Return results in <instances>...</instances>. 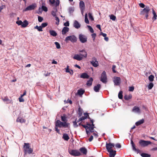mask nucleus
<instances>
[{
	"label": "nucleus",
	"mask_w": 157,
	"mask_h": 157,
	"mask_svg": "<svg viewBox=\"0 0 157 157\" xmlns=\"http://www.w3.org/2000/svg\"><path fill=\"white\" fill-rule=\"evenodd\" d=\"M60 123L62 127H63L64 128H68L70 125V123L66 122H62L60 121Z\"/></svg>",
	"instance_id": "14"
},
{
	"label": "nucleus",
	"mask_w": 157,
	"mask_h": 157,
	"mask_svg": "<svg viewBox=\"0 0 157 157\" xmlns=\"http://www.w3.org/2000/svg\"><path fill=\"white\" fill-rule=\"evenodd\" d=\"M139 6L142 8H144L145 7V5L143 3H140L139 4Z\"/></svg>",
	"instance_id": "63"
},
{
	"label": "nucleus",
	"mask_w": 157,
	"mask_h": 157,
	"mask_svg": "<svg viewBox=\"0 0 157 157\" xmlns=\"http://www.w3.org/2000/svg\"><path fill=\"white\" fill-rule=\"evenodd\" d=\"M73 125L75 128H77L78 126V125L77 124V122L76 121V119L73 122Z\"/></svg>",
	"instance_id": "48"
},
{
	"label": "nucleus",
	"mask_w": 157,
	"mask_h": 157,
	"mask_svg": "<svg viewBox=\"0 0 157 157\" xmlns=\"http://www.w3.org/2000/svg\"><path fill=\"white\" fill-rule=\"evenodd\" d=\"M2 99L4 101L6 102L7 103H9L11 102L10 101L7 97H5L4 98H2Z\"/></svg>",
	"instance_id": "27"
},
{
	"label": "nucleus",
	"mask_w": 157,
	"mask_h": 157,
	"mask_svg": "<svg viewBox=\"0 0 157 157\" xmlns=\"http://www.w3.org/2000/svg\"><path fill=\"white\" fill-rule=\"evenodd\" d=\"M63 138L64 140L66 141L70 139L68 134L65 133L63 134Z\"/></svg>",
	"instance_id": "28"
},
{
	"label": "nucleus",
	"mask_w": 157,
	"mask_h": 157,
	"mask_svg": "<svg viewBox=\"0 0 157 157\" xmlns=\"http://www.w3.org/2000/svg\"><path fill=\"white\" fill-rule=\"evenodd\" d=\"M74 26L75 28L78 29L80 27L81 25L77 21L75 20L74 22Z\"/></svg>",
	"instance_id": "20"
},
{
	"label": "nucleus",
	"mask_w": 157,
	"mask_h": 157,
	"mask_svg": "<svg viewBox=\"0 0 157 157\" xmlns=\"http://www.w3.org/2000/svg\"><path fill=\"white\" fill-rule=\"evenodd\" d=\"M78 114L79 115L80 117L81 116L82 114V109H81L80 107H79L78 109Z\"/></svg>",
	"instance_id": "41"
},
{
	"label": "nucleus",
	"mask_w": 157,
	"mask_h": 157,
	"mask_svg": "<svg viewBox=\"0 0 157 157\" xmlns=\"http://www.w3.org/2000/svg\"><path fill=\"white\" fill-rule=\"evenodd\" d=\"M139 144L140 146L144 147L151 144V142L150 141L140 140L139 141Z\"/></svg>",
	"instance_id": "5"
},
{
	"label": "nucleus",
	"mask_w": 157,
	"mask_h": 157,
	"mask_svg": "<svg viewBox=\"0 0 157 157\" xmlns=\"http://www.w3.org/2000/svg\"><path fill=\"white\" fill-rule=\"evenodd\" d=\"M36 5L34 4L27 6L25 10V11L34 10L36 7Z\"/></svg>",
	"instance_id": "10"
},
{
	"label": "nucleus",
	"mask_w": 157,
	"mask_h": 157,
	"mask_svg": "<svg viewBox=\"0 0 157 157\" xmlns=\"http://www.w3.org/2000/svg\"><path fill=\"white\" fill-rule=\"evenodd\" d=\"M56 11H57V10L56 8L55 11H52L51 13L53 16H56Z\"/></svg>",
	"instance_id": "49"
},
{
	"label": "nucleus",
	"mask_w": 157,
	"mask_h": 157,
	"mask_svg": "<svg viewBox=\"0 0 157 157\" xmlns=\"http://www.w3.org/2000/svg\"><path fill=\"white\" fill-rule=\"evenodd\" d=\"M154 76L153 75H150L148 77V79L150 82H152L154 80Z\"/></svg>",
	"instance_id": "40"
},
{
	"label": "nucleus",
	"mask_w": 157,
	"mask_h": 157,
	"mask_svg": "<svg viewBox=\"0 0 157 157\" xmlns=\"http://www.w3.org/2000/svg\"><path fill=\"white\" fill-rule=\"evenodd\" d=\"M90 63L94 67H97L98 65V61L95 57H93L92 58V61L90 62Z\"/></svg>",
	"instance_id": "9"
},
{
	"label": "nucleus",
	"mask_w": 157,
	"mask_h": 157,
	"mask_svg": "<svg viewBox=\"0 0 157 157\" xmlns=\"http://www.w3.org/2000/svg\"><path fill=\"white\" fill-rule=\"evenodd\" d=\"M134 90V87L133 86L129 87V91H133Z\"/></svg>",
	"instance_id": "61"
},
{
	"label": "nucleus",
	"mask_w": 157,
	"mask_h": 157,
	"mask_svg": "<svg viewBox=\"0 0 157 157\" xmlns=\"http://www.w3.org/2000/svg\"><path fill=\"white\" fill-rule=\"evenodd\" d=\"M88 16L89 19H90L91 21H93L94 20V18L92 16V14L91 13H88Z\"/></svg>",
	"instance_id": "44"
},
{
	"label": "nucleus",
	"mask_w": 157,
	"mask_h": 157,
	"mask_svg": "<svg viewBox=\"0 0 157 157\" xmlns=\"http://www.w3.org/2000/svg\"><path fill=\"white\" fill-rule=\"evenodd\" d=\"M85 92V91L84 90L82 89L78 90V94L79 95H82Z\"/></svg>",
	"instance_id": "36"
},
{
	"label": "nucleus",
	"mask_w": 157,
	"mask_h": 157,
	"mask_svg": "<svg viewBox=\"0 0 157 157\" xmlns=\"http://www.w3.org/2000/svg\"><path fill=\"white\" fill-rule=\"evenodd\" d=\"M123 92L122 91H120L118 94V97L119 99H122L123 98Z\"/></svg>",
	"instance_id": "42"
},
{
	"label": "nucleus",
	"mask_w": 157,
	"mask_h": 157,
	"mask_svg": "<svg viewBox=\"0 0 157 157\" xmlns=\"http://www.w3.org/2000/svg\"><path fill=\"white\" fill-rule=\"evenodd\" d=\"M132 97V96L131 95H129L128 96L126 95L124 96V98L126 100H128L130 99Z\"/></svg>",
	"instance_id": "43"
},
{
	"label": "nucleus",
	"mask_w": 157,
	"mask_h": 157,
	"mask_svg": "<svg viewBox=\"0 0 157 157\" xmlns=\"http://www.w3.org/2000/svg\"><path fill=\"white\" fill-rule=\"evenodd\" d=\"M16 23L18 25H21V26L22 24V22L21 20H18L16 22Z\"/></svg>",
	"instance_id": "51"
},
{
	"label": "nucleus",
	"mask_w": 157,
	"mask_h": 157,
	"mask_svg": "<svg viewBox=\"0 0 157 157\" xmlns=\"http://www.w3.org/2000/svg\"><path fill=\"white\" fill-rule=\"evenodd\" d=\"M114 144L113 143H106V147L108 151L113 150L112 148L114 147Z\"/></svg>",
	"instance_id": "8"
},
{
	"label": "nucleus",
	"mask_w": 157,
	"mask_h": 157,
	"mask_svg": "<svg viewBox=\"0 0 157 157\" xmlns=\"http://www.w3.org/2000/svg\"><path fill=\"white\" fill-rule=\"evenodd\" d=\"M22 97H23L21 96V97L19 98V101L20 102H24V100L22 98Z\"/></svg>",
	"instance_id": "62"
},
{
	"label": "nucleus",
	"mask_w": 157,
	"mask_h": 157,
	"mask_svg": "<svg viewBox=\"0 0 157 157\" xmlns=\"http://www.w3.org/2000/svg\"><path fill=\"white\" fill-rule=\"evenodd\" d=\"M55 20L57 21V22H56V24H57V25H58L59 24V18L57 16H56L55 17Z\"/></svg>",
	"instance_id": "56"
},
{
	"label": "nucleus",
	"mask_w": 157,
	"mask_h": 157,
	"mask_svg": "<svg viewBox=\"0 0 157 157\" xmlns=\"http://www.w3.org/2000/svg\"><path fill=\"white\" fill-rule=\"evenodd\" d=\"M55 131L59 134H60V131L59 130L58 128V127L56 126L55 125Z\"/></svg>",
	"instance_id": "57"
},
{
	"label": "nucleus",
	"mask_w": 157,
	"mask_h": 157,
	"mask_svg": "<svg viewBox=\"0 0 157 157\" xmlns=\"http://www.w3.org/2000/svg\"><path fill=\"white\" fill-rule=\"evenodd\" d=\"M34 28L35 29H37V30L39 31H43L42 28L41 26V25L39 27L37 25H36L34 27Z\"/></svg>",
	"instance_id": "38"
},
{
	"label": "nucleus",
	"mask_w": 157,
	"mask_h": 157,
	"mask_svg": "<svg viewBox=\"0 0 157 157\" xmlns=\"http://www.w3.org/2000/svg\"><path fill=\"white\" fill-rule=\"evenodd\" d=\"M43 18L42 17L40 16H39L38 17V20L39 22H42L43 21Z\"/></svg>",
	"instance_id": "59"
},
{
	"label": "nucleus",
	"mask_w": 157,
	"mask_h": 157,
	"mask_svg": "<svg viewBox=\"0 0 157 157\" xmlns=\"http://www.w3.org/2000/svg\"><path fill=\"white\" fill-rule=\"evenodd\" d=\"M153 86V84L152 82H150L148 84V88L149 90L151 89Z\"/></svg>",
	"instance_id": "45"
},
{
	"label": "nucleus",
	"mask_w": 157,
	"mask_h": 157,
	"mask_svg": "<svg viewBox=\"0 0 157 157\" xmlns=\"http://www.w3.org/2000/svg\"><path fill=\"white\" fill-rule=\"evenodd\" d=\"M86 126L88 127L87 128V130L89 129V131L90 132H94V131L93 130L94 129V127H93L92 126H88L87 125H86Z\"/></svg>",
	"instance_id": "34"
},
{
	"label": "nucleus",
	"mask_w": 157,
	"mask_h": 157,
	"mask_svg": "<svg viewBox=\"0 0 157 157\" xmlns=\"http://www.w3.org/2000/svg\"><path fill=\"white\" fill-rule=\"evenodd\" d=\"M110 18L113 21H115L116 19V16H114L112 14L110 16Z\"/></svg>",
	"instance_id": "46"
},
{
	"label": "nucleus",
	"mask_w": 157,
	"mask_h": 157,
	"mask_svg": "<svg viewBox=\"0 0 157 157\" xmlns=\"http://www.w3.org/2000/svg\"><path fill=\"white\" fill-rule=\"evenodd\" d=\"M85 6V4L84 2L82 1H80L79 3V7L81 9L84 10Z\"/></svg>",
	"instance_id": "25"
},
{
	"label": "nucleus",
	"mask_w": 157,
	"mask_h": 157,
	"mask_svg": "<svg viewBox=\"0 0 157 157\" xmlns=\"http://www.w3.org/2000/svg\"><path fill=\"white\" fill-rule=\"evenodd\" d=\"M69 28L67 27H64L63 28L62 31V33L63 35H65L69 31Z\"/></svg>",
	"instance_id": "16"
},
{
	"label": "nucleus",
	"mask_w": 157,
	"mask_h": 157,
	"mask_svg": "<svg viewBox=\"0 0 157 157\" xmlns=\"http://www.w3.org/2000/svg\"><path fill=\"white\" fill-rule=\"evenodd\" d=\"M85 21L86 24H88L89 23V22L87 18V15L86 13L85 15Z\"/></svg>",
	"instance_id": "37"
},
{
	"label": "nucleus",
	"mask_w": 157,
	"mask_h": 157,
	"mask_svg": "<svg viewBox=\"0 0 157 157\" xmlns=\"http://www.w3.org/2000/svg\"><path fill=\"white\" fill-rule=\"evenodd\" d=\"M108 152L109 153V157H114L116 154V151L115 150H111Z\"/></svg>",
	"instance_id": "17"
},
{
	"label": "nucleus",
	"mask_w": 157,
	"mask_h": 157,
	"mask_svg": "<svg viewBox=\"0 0 157 157\" xmlns=\"http://www.w3.org/2000/svg\"><path fill=\"white\" fill-rule=\"evenodd\" d=\"M131 144L132 145L133 150L134 151H136L138 153H139L140 151V150L138 149H137L136 148L135 144L132 140H131Z\"/></svg>",
	"instance_id": "15"
},
{
	"label": "nucleus",
	"mask_w": 157,
	"mask_h": 157,
	"mask_svg": "<svg viewBox=\"0 0 157 157\" xmlns=\"http://www.w3.org/2000/svg\"><path fill=\"white\" fill-rule=\"evenodd\" d=\"M61 119L62 121L65 122H67V120L66 119V117L65 115H63L61 116Z\"/></svg>",
	"instance_id": "39"
},
{
	"label": "nucleus",
	"mask_w": 157,
	"mask_h": 157,
	"mask_svg": "<svg viewBox=\"0 0 157 157\" xmlns=\"http://www.w3.org/2000/svg\"><path fill=\"white\" fill-rule=\"evenodd\" d=\"M49 33L50 34L53 36H56L57 35V33L54 30H50Z\"/></svg>",
	"instance_id": "30"
},
{
	"label": "nucleus",
	"mask_w": 157,
	"mask_h": 157,
	"mask_svg": "<svg viewBox=\"0 0 157 157\" xmlns=\"http://www.w3.org/2000/svg\"><path fill=\"white\" fill-rule=\"evenodd\" d=\"M42 9L45 12H47L48 11V9L47 7L44 6H42Z\"/></svg>",
	"instance_id": "54"
},
{
	"label": "nucleus",
	"mask_w": 157,
	"mask_h": 157,
	"mask_svg": "<svg viewBox=\"0 0 157 157\" xmlns=\"http://www.w3.org/2000/svg\"><path fill=\"white\" fill-rule=\"evenodd\" d=\"M79 52L81 53H80L79 54L82 57V59L86 58L87 57V53L85 50H79Z\"/></svg>",
	"instance_id": "11"
},
{
	"label": "nucleus",
	"mask_w": 157,
	"mask_h": 157,
	"mask_svg": "<svg viewBox=\"0 0 157 157\" xmlns=\"http://www.w3.org/2000/svg\"><path fill=\"white\" fill-rule=\"evenodd\" d=\"M77 38L75 35H71L67 37L65 39V41L67 42L69 40L71 41L72 42H76L77 41Z\"/></svg>",
	"instance_id": "4"
},
{
	"label": "nucleus",
	"mask_w": 157,
	"mask_h": 157,
	"mask_svg": "<svg viewBox=\"0 0 157 157\" xmlns=\"http://www.w3.org/2000/svg\"><path fill=\"white\" fill-rule=\"evenodd\" d=\"M55 126L59 128H61L60 121L59 120H57L55 122Z\"/></svg>",
	"instance_id": "29"
},
{
	"label": "nucleus",
	"mask_w": 157,
	"mask_h": 157,
	"mask_svg": "<svg viewBox=\"0 0 157 157\" xmlns=\"http://www.w3.org/2000/svg\"><path fill=\"white\" fill-rule=\"evenodd\" d=\"M152 13L153 15V17H152V19L154 21H155V20H156L157 19V15H156V13L155 12V10H154L153 9H152Z\"/></svg>",
	"instance_id": "31"
},
{
	"label": "nucleus",
	"mask_w": 157,
	"mask_h": 157,
	"mask_svg": "<svg viewBox=\"0 0 157 157\" xmlns=\"http://www.w3.org/2000/svg\"><path fill=\"white\" fill-rule=\"evenodd\" d=\"M28 21L26 20H25L23 21V22H22V25H21V27L25 28L28 26Z\"/></svg>",
	"instance_id": "24"
},
{
	"label": "nucleus",
	"mask_w": 157,
	"mask_h": 157,
	"mask_svg": "<svg viewBox=\"0 0 157 157\" xmlns=\"http://www.w3.org/2000/svg\"><path fill=\"white\" fill-rule=\"evenodd\" d=\"M115 146L118 148H120L121 147V145L120 144L117 143L115 145Z\"/></svg>",
	"instance_id": "64"
},
{
	"label": "nucleus",
	"mask_w": 157,
	"mask_h": 157,
	"mask_svg": "<svg viewBox=\"0 0 157 157\" xmlns=\"http://www.w3.org/2000/svg\"><path fill=\"white\" fill-rule=\"evenodd\" d=\"M100 81L104 83H106L107 81L106 73L104 71L102 73L100 78Z\"/></svg>",
	"instance_id": "6"
},
{
	"label": "nucleus",
	"mask_w": 157,
	"mask_h": 157,
	"mask_svg": "<svg viewBox=\"0 0 157 157\" xmlns=\"http://www.w3.org/2000/svg\"><path fill=\"white\" fill-rule=\"evenodd\" d=\"M87 118V116H82L79 119V121H82Z\"/></svg>",
	"instance_id": "55"
},
{
	"label": "nucleus",
	"mask_w": 157,
	"mask_h": 157,
	"mask_svg": "<svg viewBox=\"0 0 157 157\" xmlns=\"http://www.w3.org/2000/svg\"><path fill=\"white\" fill-rule=\"evenodd\" d=\"M82 126L83 127H84V128H85L86 129V134H87V135L88 136H89L90 134V131H89V130H87V128H88L86 125H82Z\"/></svg>",
	"instance_id": "33"
},
{
	"label": "nucleus",
	"mask_w": 157,
	"mask_h": 157,
	"mask_svg": "<svg viewBox=\"0 0 157 157\" xmlns=\"http://www.w3.org/2000/svg\"><path fill=\"white\" fill-rule=\"evenodd\" d=\"M144 119H143L136 122V123L135 124L136 126H138L141 124H143L144 122Z\"/></svg>",
	"instance_id": "26"
},
{
	"label": "nucleus",
	"mask_w": 157,
	"mask_h": 157,
	"mask_svg": "<svg viewBox=\"0 0 157 157\" xmlns=\"http://www.w3.org/2000/svg\"><path fill=\"white\" fill-rule=\"evenodd\" d=\"M59 4V0H56L54 4L56 7L58 6Z\"/></svg>",
	"instance_id": "50"
},
{
	"label": "nucleus",
	"mask_w": 157,
	"mask_h": 157,
	"mask_svg": "<svg viewBox=\"0 0 157 157\" xmlns=\"http://www.w3.org/2000/svg\"><path fill=\"white\" fill-rule=\"evenodd\" d=\"M121 78L119 77H115L114 78V85L118 86L120 83Z\"/></svg>",
	"instance_id": "12"
},
{
	"label": "nucleus",
	"mask_w": 157,
	"mask_h": 157,
	"mask_svg": "<svg viewBox=\"0 0 157 157\" xmlns=\"http://www.w3.org/2000/svg\"><path fill=\"white\" fill-rule=\"evenodd\" d=\"M141 156L142 157H150V155L145 153H142L140 154Z\"/></svg>",
	"instance_id": "35"
},
{
	"label": "nucleus",
	"mask_w": 157,
	"mask_h": 157,
	"mask_svg": "<svg viewBox=\"0 0 157 157\" xmlns=\"http://www.w3.org/2000/svg\"><path fill=\"white\" fill-rule=\"evenodd\" d=\"M150 11V9L148 6H145L144 8L140 12L141 15L144 16L146 19H147L148 17V14Z\"/></svg>",
	"instance_id": "1"
},
{
	"label": "nucleus",
	"mask_w": 157,
	"mask_h": 157,
	"mask_svg": "<svg viewBox=\"0 0 157 157\" xmlns=\"http://www.w3.org/2000/svg\"><path fill=\"white\" fill-rule=\"evenodd\" d=\"M101 85L99 84L95 86L94 88V91L96 92H98L99 90L101 88Z\"/></svg>",
	"instance_id": "23"
},
{
	"label": "nucleus",
	"mask_w": 157,
	"mask_h": 157,
	"mask_svg": "<svg viewBox=\"0 0 157 157\" xmlns=\"http://www.w3.org/2000/svg\"><path fill=\"white\" fill-rule=\"evenodd\" d=\"M17 122H20L21 123H25V120L23 118H17L16 120Z\"/></svg>",
	"instance_id": "32"
},
{
	"label": "nucleus",
	"mask_w": 157,
	"mask_h": 157,
	"mask_svg": "<svg viewBox=\"0 0 157 157\" xmlns=\"http://www.w3.org/2000/svg\"><path fill=\"white\" fill-rule=\"evenodd\" d=\"M23 148L24 151L25 155L27 153L30 154L33 151V150L30 147V144L29 143H25Z\"/></svg>",
	"instance_id": "2"
},
{
	"label": "nucleus",
	"mask_w": 157,
	"mask_h": 157,
	"mask_svg": "<svg viewBox=\"0 0 157 157\" xmlns=\"http://www.w3.org/2000/svg\"><path fill=\"white\" fill-rule=\"evenodd\" d=\"M55 44L57 48L59 49L60 48V46L58 42H56L55 43Z\"/></svg>",
	"instance_id": "47"
},
{
	"label": "nucleus",
	"mask_w": 157,
	"mask_h": 157,
	"mask_svg": "<svg viewBox=\"0 0 157 157\" xmlns=\"http://www.w3.org/2000/svg\"><path fill=\"white\" fill-rule=\"evenodd\" d=\"M132 111L133 112L137 113H140V109L139 107H137L136 106H134L132 109Z\"/></svg>",
	"instance_id": "22"
},
{
	"label": "nucleus",
	"mask_w": 157,
	"mask_h": 157,
	"mask_svg": "<svg viewBox=\"0 0 157 157\" xmlns=\"http://www.w3.org/2000/svg\"><path fill=\"white\" fill-rule=\"evenodd\" d=\"M48 25V23L47 22L43 23L42 24L41 26L42 27V28H44V27H45L47 26Z\"/></svg>",
	"instance_id": "52"
},
{
	"label": "nucleus",
	"mask_w": 157,
	"mask_h": 157,
	"mask_svg": "<svg viewBox=\"0 0 157 157\" xmlns=\"http://www.w3.org/2000/svg\"><path fill=\"white\" fill-rule=\"evenodd\" d=\"M69 153L71 155L75 156H79L81 155L80 152L76 150L68 149Z\"/></svg>",
	"instance_id": "3"
},
{
	"label": "nucleus",
	"mask_w": 157,
	"mask_h": 157,
	"mask_svg": "<svg viewBox=\"0 0 157 157\" xmlns=\"http://www.w3.org/2000/svg\"><path fill=\"white\" fill-rule=\"evenodd\" d=\"M80 77L84 79L88 78L89 77V76L86 73H83L80 75Z\"/></svg>",
	"instance_id": "19"
},
{
	"label": "nucleus",
	"mask_w": 157,
	"mask_h": 157,
	"mask_svg": "<svg viewBox=\"0 0 157 157\" xmlns=\"http://www.w3.org/2000/svg\"><path fill=\"white\" fill-rule=\"evenodd\" d=\"M116 66L115 65H113L112 67V70L113 73H116L117 71L115 70Z\"/></svg>",
	"instance_id": "58"
},
{
	"label": "nucleus",
	"mask_w": 157,
	"mask_h": 157,
	"mask_svg": "<svg viewBox=\"0 0 157 157\" xmlns=\"http://www.w3.org/2000/svg\"><path fill=\"white\" fill-rule=\"evenodd\" d=\"M87 27L89 28L90 32L92 33H93L94 32V31L93 28L90 25H88Z\"/></svg>",
	"instance_id": "53"
},
{
	"label": "nucleus",
	"mask_w": 157,
	"mask_h": 157,
	"mask_svg": "<svg viewBox=\"0 0 157 157\" xmlns=\"http://www.w3.org/2000/svg\"><path fill=\"white\" fill-rule=\"evenodd\" d=\"M79 151L84 155H86L87 153V150L85 147L80 148L79 149Z\"/></svg>",
	"instance_id": "18"
},
{
	"label": "nucleus",
	"mask_w": 157,
	"mask_h": 157,
	"mask_svg": "<svg viewBox=\"0 0 157 157\" xmlns=\"http://www.w3.org/2000/svg\"><path fill=\"white\" fill-rule=\"evenodd\" d=\"M73 58L78 61H81L83 59L79 54H75L73 57Z\"/></svg>",
	"instance_id": "13"
},
{
	"label": "nucleus",
	"mask_w": 157,
	"mask_h": 157,
	"mask_svg": "<svg viewBox=\"0 0 157 157\" xmlns=\"http://www.w3.org/2000/svg\"><path fill=\"white\" fill-rule=\"evenodd\" d=\"M93 79L92 77H90L89 78V80H88L86 82V84L88 86H90L92 84Z\"/></svg>",
	"instance_id": "21"
},
{
	"label": "nucleus",
	"mask_w": 157,
	"mask_h": 157,
	"mask_svg": "<svg viewBox=\"0 0 157 157\" xmlns=\"http://www.w3.org/2000/svg\"><path fill=\"white\" fill-rule=\"evenodd\" d=\"M79 39L80 41L82 43H84L86 42L87 41V38L86 36L82 34H80L79 35Z\"/></svg>",
	"instance_id": "7"
},
{
	"label": "nucleus",
	"mask_w": 157,
	"mask_h": 157,
	"mask_svg": "<svg viewBox=\"0 0 157 157\" xmlns=\"http://www.w3.org/2000/svg\"><path fill=\"white\" fill-rule=\"evenodd\" d=\"M92 38H93V40L94 41L95 38L96 36V33H93L91 34Z\"/></svg>",
	"instance_id": "60"
}]
</instances>
